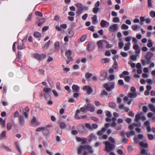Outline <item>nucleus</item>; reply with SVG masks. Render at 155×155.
Segmentation results:
<instances>
[{
  "label": "nucleus",
  "instance_id": "nucleus-60",
  "mask_svg": "<svg viewBox=\"0 0 155 155\" xmlns=\"http://www.w3.org/2000/svg\"><path fill=\"white\" fill-rule=\"evenodd\" d=\"M50 44V40L48 41L44 45V48H48Z\"/></svg>",
  "mask_w": 155,
  "mask_h": 155
},
{
  "label": "nucleus",
  "instance_id": "nucleus-45",
  "mask_svg": "<svg viewBox=\"0 0 155 155\" xmlns=\"http://www.w3.org/2000/svg\"><path fill=\"white\" fill-rule=\"evenodd\" d=\"M122 137L123 139L121 140L122 143H127L128 141L127 139L125 137Z\"/></svg>",
  "mask_w": 155,
  "mask_h": 155
},
{
  "label": "nucleus",
  "instance_id": "nucleus-21",
  "mask_svg": "<svg viewBox=\"0 0 155 155\" xmlns=\"http://www.w3.org/2000/svg\"><path fill=\"white\" fill-rule=\"evenodd\" d=\"M54 46L55 50L58 51L60 50V46L59 43L58 41H56L55 42Z\"/></svg>",
  "mask_w": 155,
  "mask_h": 155
},
{
  "label": "nucleus",
  "instance_id": "nucleus-44",
  "mask_svg": "<svg viewBox=\"0 0 155 155\" xmlns=\"http://www.w3.org/2000/svg\"><path fill=\"white\" fill-rule=\"evenodd\" d=\"M74 35V32L72 30H70L68 32V36L70 37H72Z\"/></svg>",
  "mask_w": 155,
  "mask_h": 155
},
{
  "label": "nucleus",
  "instance_id": "nucleus-64",
  "mask_svg": "<svg viewBox=\"0 0 155 155\" xmlns=\"http://www.w3.org/2000/svg\"><path fill=\"white\" fill-rule=\"evenodd\" d=\"M44 96L45 99L47 100H48L50 99V95L48 94H44Z\"/></svg>",
  "mask_w": 155,
  "mask_h": 155
},
{
  "label": "nucleus",
  "instance_id": "nucleus-63",
  "mask_svg": "<svg viewBox=\"0 0 155 155\" xmlns=\"http://www.w3.org/2000/svg\"><path fill=\"white\" fill-rule=\"evenodd\" d=\"M137 123H133V125L135 127H140L141 126V123L140 122H139V121L138 122H137Z\"/></svg>",
  "mask_w": 155,
  "mask_h": 155
},
{
  "label": "nucleus",
  "instance_id": "nucleus-59",
  "mask_svg": "<svg viewBox=\"0 0 155 155\" xmlns=\"http://www.w3.org/2000/svg\"><path fill=\"white\" fill-rule=\"evenodd\" d=\"M56 87L58 90L59 91H61V90L60 83L57 82L56 83Z\"/></svg>",
  "mask_w": 155,
  "mask_h": 155
},
{
  "label": "nucleus",
  "instance_id": "nucleus-24",
  "mask_svg": "<svg viewBox=\"0 0 155 155\" xmlns=\"http://www.w3.org/2000/svg\"><path fill=\"white\" fill-rule=\"evenodd\" d=\"M125 46L124 47V50L125 51H127L130 49V42H128L127 43L125 44Z\"/></svg>",
  "mask_w": 155,
  "mask_h": 155
},
{
  "label": "nucleus",
  "instance_id": "nucleus-50",
  "mask_svg": "<svg viewBox=\"0 0 155 155\" xmlns=\"http://www.w3.org/2000/svg\"><path fill=\"white\" fill-rule=\"evenodd\" d=\"M32 15V13H30L29 14L26 20V21L29 22V21H30L31 20Z\"/></svg>",
  "mask_w": 155,
  "mask_h": 155
},
{
  "label": "nucleus",
  "instance_id": "nucleus-23",
  "mask_svg": "<svg viewBox=\"0 0 155 155\" xmlns=\"http://www.w3.org/2000/svg\"><path fill=\"white\" fill-rule=\"evenodd\" d=\"M37 120L35 117H33L31 122V126H34L36 124Z\"/></svg>",
  "mask_w": 155,
  "mask_h": 155
},
{
  "label": "nucleus",
  "instance_id": "nucleus-26",
  "mask_svg": "<svg viewBox=\"0 0 155 155\" xmlns=\"http://www.w3.org/2000/svg\"><path fill=\"white\" fill-rule=\"evenodd\" d=\"M140 145L144 148H147L148 147V145L147 143H144L143 141L140 142L139 143Z\"/></svg>",
  "mask_w": 155,
  "mask_h": 155
},
{
  "label": "nucleus",
  "instance_id": "nucleus-5",
  "mask_svg": "<svg viewBox=\"0 0 155 155\" xmlns=\"http://www.w3.org/2000/svg\"><path fill=\"white\" fill-rule=\"evenodd\" d=\"M83 90L86 91L87 93L88 94H91L93 91L92 89L89 86H84L82 87Z\"/></svg>",
  "mask_w": 155,
  "mask_h": 155
},
{
  "label": "nucleus",
  "instance_id": "nucleus-13",
  "mask_svg": "<svg viewBox=\"0 0 155 155\" xmlns=\"http://www.w3.org/2000/svg\"><path fill=\"white\" fill-rule=\"evenodd\" d=\"M137 96V94L136 92H129L127 94L128 97L130 98H135Z\"/></svg>",
  "mask_w": 155,
  "mask_h": 155
},
{
  "label": "nucleus",
  "instance_id": "nucleus-35",
  "mask_svg": "<svg viewBox=\"0 0 155 155\" xmlns=\"http://www.w3.org/2000/svg\"><path fill=\"white\" fill-rule=\"evenodd\" d=\"M92 74L91 73L88 72L85 74V77L87 80H89V78L92 76Z\"/></svg>",
  "mask_w": 155,
  "mask_h": 155
},
{
  "label": "nucleus",
  "instance_id": "nucleus-31",
  "mask_svg": "<svg viewBox=\"0 0 155 155\" xmlns=\"http://www.w3.org/2000/svg\"><path fill=\"white\" fill-rule=\"evenodd\" d=\"M101 62L102 63H105L109 62V59L108 58H103L101 60Z\"/></svg>",
  "mask_w": 155,
  "mask_h": 155
},
{
  "label": "nucleus",
  "instance_id": "nucleus-19",
  "mask_svg": "<svg viewBox=\"0 0 155 155\" xmlns=\"http://www.w3.org/2000/svg\"><path fill=\"white\" fill-rule=\"evenodd\" d=\"M127 137L128 138L130 137L131 136H133L135 134V132L133 130H131L130 131L127 132L126 133Z\"/></svg>",
  "mask_w": 155,
  "mask_h": 155
},
{
  "label": "nucleus",
  "instance_id": "nucleus-25",
  "mask_svg": "<svg viewBox=\"0 0 155 155\" xmlns=\"http://www.w3.org/2000/svg\"><path fill=\"white\" fill-rule=\"evenodd\" d=\"M65 54L67 56V58H72L71 56V51L70 50L67 51L65 52Z\"/></svg>",
  "mask_w": 155,
  "mask_h": 155
},
{
  "label": "nucleus",
  "instance_id": "nucleus-34",
  "mask_svg": "<svg viewBox=\"0 0 155 155\" xmlns=\"http://www.w3.org/2000/svg\"><path fill=\"white\" fill-rule=\"evenodd\" d=\"M51 89L50 88H47L46 87H45L43 89V91L45 94L48 93L51 91Z\"/></svg>",
  "mask_w": 155,
  "mask_h": 155
},
{
  "label": "nucleus",
  "instance_id": "nucleus-27",
  "mask_svg": "<svg viewBox=\"0 0 155 155\" xmlns=\"http://www.w3.org/2000/svg\"><path fill=\"white\" fill-rule=\"evenodd\" d=\"M78 131L81 133L83 132L84 131V127L83 126L80 125L78 126Z\"/></svg>",
  "mask_w": 155,
  "mask_h": 155
},
{
  "label": "nucleus",
  "instance_id": "nucleus-33",
  "mask_svg": "<svg viewBox=\"0 0 155 155\" xmlns=\"http://www.w3.org/2000/svg\"><path fill=\"white\" fill-rule=\"evenodd\" d=\"M99 8L97 7H94L93 8L92 12L94 13L97 14L98 12L99 11Z\"/></svg>",
  "mask_w": 155,
  "mask_h": 155
},
{
  "label": "nucleus",
  "instance_id": "nucleus-20",
  "mask_svg": "<svg viewBox=\"0 0 155 155\" xmlns=\"http://www.w3.org/2000/svg\"><path fill=\"white\" fill-rule=\"evenodd\" d=\"M129 74V73L128 71H124L121 74L119 75V77L120 78H124L125 77V75H128Z\"/></svg>",
  "mask_w": 155,
  "mask_h": 155
},
{
  "label": "nucleus",
  "instance_id": "nucleus-49",
  "mask_svg": "<svg viewBox=\"0 0 155 155\" xmlns=\"http://www.w3.org/2000/svg\"><path fill=\"white\" fill-rule=\"evenodd\" d=\"M124 45V43L122 41H120L118 43V48L120 49H121L122 48Z\"/></svg>",
  "mask_w": 155,
  "mask_h": 155
},
{
  "label": "nucleus",
  "instance_id": "nucleus-1",
  "mask_svg": "<svg viewBox=\"0 0 155 155\" xmlns=\"http://www.w3.org/2000/svg\"><path fill=\"white\" fill-rule=\"evenodd\" d=\"M92 148L91 146L88 145H80L78 149V154L80 155L82 154V151H83V155H87V153L85 150H89Z\"/></svg>",
  "mask_w": 155,
  "mask_h": 155
},
{
  "label": "nucleus",
  "instance_id": "nucleus-22",
  "mask_svg": "<svg viewBox=\"0 0 155 155\" xmlns=\"http://www.w3.org/2000/svg\"><path fill=\"white\" fill-rule=\"evenodd\" d=\"M110 126V124L109 123H106L104 125V127L102 128L101 129V130L102 132L104 133L105 132L107 129L108 127Z\"/></svg>",
  "mask_w": 155,
  "mask_h": 155
},
{
  "label": "nucleus",
  "instance_id": "nucleus-12",
  "mask_svg": "<svg viewBox=\"0 0 155 155\" xmlns=\"http://www.w3.org/2000/svg\"><path fill=\"white\" fill-rule=\"evenodd\" d=\"M86 108L87 110L91 112L93 111L94 109V107L90 103L88 104Z\"/></svg>",
  "mask_w": 155,
  "mask_h": 155
},
{
  "label": "nucleus",
  "instance_id": "nucleus-4",
  "mask_svg": "<svg viewBox=\"0 0 155 155\" xmlns=\"http://www.w3.org/2000/svg\"><path fill=\"white\" fill-rule=\"evenodd\" d=\"M75 6L78 8L76 11V14L77 16H79L83 12L82 7V4L80 3H77L75 4Z\"/></svg>",
  "mask_w": 155,
  "mask_h": 155
},
{
  "label": "nucleus",
  "instance_id": "nucleus-56",
  "mask_svg": "<svg viewBox=\"0 0 155 155\" xmlns=\"http://www.w3.org/2000/svg\"><path fill=\"white\" fill-rule=\"evenodd\" d=\"M87 38V35H83L80 38L81 41L83 42Z\"/></svg>",
  "mask_w": 155,
  "mask_h": 155
},
{
  "label": "nucleus",
  "instance_id": "nucleus-54",
  "mask_svg": "<svg viewBox=\"0 0 155 155\" xmlns=\"http://www.w3.org/2000/svg\"><path fill=\"white\" fill-rule=\"evenodd\" d=\"M128 28V26L125 24H122L121 27V28L123 29H127Z\"/></svg>",
  "mask_w": 155,
  "mask_h": 155
},
{
  "label": "nucleus",
  "instance_id": "nucleus-58",
  "mask_svg": "<svg viewBox=\"0 0 155 155\" xmlns=\"http://www.w3.org/2000/svg\"><path fill=\"white\" fill-rule=\"evenodd\" d=\"M35 14L37 16H39L40 17H42L43 16V15L39 11H37L35 12Z\"/></svg>",
  "mask_w": 155,
  "mask_h": 155
},
{
  "label": "nucleus",
  "instance_id": "nucleus-37",
  "mask_svg": "<svg viewBox=\"0 0 155 155\" xmlns=\"http://www.w3.org/2000/svg\"><path fill=\"white\" fill-rule=\"evenodd\" d=\"M141 119L140 114H137L135 116V121L136 122H138L139 120Z\"/></svg>",
  "mask_w": 155,
  "mask_h": 155
},
{
  "label": "nucleus",
  "instance_id": "nucleus-48",
  "mask_svg": "<svg viewBox=\"0 0 155 155\" xmlns=\"http://www.w3.org/2000/svg\"><path fill=\"white\" fill-rule=\"evenodd\" d=\"M34 57L37 60L40 61L41 55L38 54H35L34 55Z\"/></svg>",
  "mask_w": 155,
  "mask_h": 155
},
{
  "label": "nucleus",
  "instance_id": "nucleus-16",
  "mask_svg": "<svg viewBox=\"0 0 155 155\" xmlns=\"http://www.w3.org/2000/svg\"><path fill=\"white\" fill-rule=\"evenodd\" d=\"M104 40H100L97 42L96 44L98 47L100 48H102L103 47V41H104Z\"/></svg>",
  "mask_w": 155,
  "mask_h": 155
},
{
  "label": "nucleus",
  "instance_id": "nucleus-6",
  "mask_svg": "<svg viewBox=\"0 0 155 155\" xmlns=\"http://www.w3.org/2000/svg\"><path fill=\"white\" fill-rule=\"evenodd\" d=\"M104 87L107 91H110L114 88V84H112L109 86L108 84L106 83L104 84Z\"/></svg>",
  "mask_w": 155,
  "mask_h": 155
},
{
  "label": "nucleus",
  "instance_id": "nucleus-7",
  "mask_svg": "<svg viewBox=\"0 0 155 155\" xmlns=\"http://www.w3.org/2000/svg\"><path fill=\"white\" fill-rule=\"evenodd\" d=\"M137 137V138L135 137L134 138V141L137 143H138L139 142V140H142L143 138V136L142 134H139L138 135Z\"/></svg>",
  "mask_w": 155,
  "mask_h": 155
},
{
  "label": "nucleus",
  "instance_id": "nucleus-9",
  "mask_svg": "<svg viewBox=\"0 0 155 155\" xmlns=\"http://www.w3.org/2000/svg\"><path fill=\"white\" fill-rule=\"evenodd\" d=\"M25 123V120L22 116H20L19 118V124L20 126H22L24 125Z\"/></svg>",
  "mask_w": 155,
  "mask_h": 155
},
{
  "label": "nucleus",
  "instance_id": "nucleus-29",
  "mask_svg": "<svg viewBox=\"0 0 155 155\" xmlns=\"http://www.w3.org/2000/svg\"><path fill=\"white\" fill-rule=\"evenodd\" d=\"M108 94L107 92L105 90H103L102 92L100 94L99 96L102 97L104 96H107Z\"/></svg>",
  "mask_w": 155,
  "mask_h": 155
},
{
  "label": "nucleus",
  "instance_id": "nucleus-53",
  "mask_svg": "<svg viewBox=\"0 0 155 155\" xmlns=\"http://www.w3.org/2000/svg\"><path fill=\"white\" fill-rule=\"evenodd\" d=\"M137 56L134 55H132L130 56V58L133 61H135L137 60Z\"/></svg>",
  "mask_w": 155,
  "mask_h": 155
},
{
  "label": "nucleus",
  "instance_id": "nucleus-57",
  "mask_svg": "<svg viewBox=\"0 0 155 155\" xmlns=\"http://www.w3.org/2000/svg\"><path fill=\"white\" fill-rule=\"evenodd\" d=\"M108 140L111 143H115L114 140L111 137H110L108 138Z\"/></svg>",
  "mask_w": 155,
  "mask_h": 155
},
{
  "label": "nucleus",
  "instance_id": "nucleus-38",
  "mask_svg": "<svg viewBox=\"0 0 155 155\" xmlns=\"http://www.w3.org/2000/svg\"><path fill=\"white\" fill-rule=\"evenodd\" d=\"M109 106L110 108H114L116 107V105L114 102H110L109 103Z\"/></svg>",
  "mask_w": 155,
  "mask_h": 155
},
{
  "label": "nucleus",
  "instance_id": "nucleus-40",
  "mask_svg": "<svg viewBox=\"0 0 155 155\" xmlns=\"http://www.w3.org/2000/svg\"><path fill=\"white\" fill-rule=\"evenodd\" d=\"M112 67L114 69H117L118 64L116 61H115L114 63L112 66Z\"/></svg>",
  "mask_w": 155,
  "mask_h": 155
},
{
  "label": "nucleus",
  "instance_id": "nucleus-11",
  "mask_svg": "<svg viewBox=\"0 0 155 155\" xmlns=\"http://www.w3.org/2000/svg\"><path fill=\"white\" fill-rule=\"evenodd\" d=\"M72 88L74 92H78L79 91L80 87L77 85L73 84L72 86Z\"/></svg>",
  "mask_w": 155,
  "mask_h": 155
},
{
  "label": "nucleus",
  "instance_id": "nucleus-39",
  "mask_svg": "<svg viewBox=\"0 0 155 155\" xmlns=\"http://www.w3.org/2000/svg\"><path fill=\"white\" fill-rule=\"evenodd\" d=\"M7 128L8 130H10L12 128V125L11 123H8L7 124Z\"/></svg>",
  "mask_w": 155,
  "mask_h": 155
},
{
  "label": "nucleus",
  "instance_id": "nucleus-10",
  "mask_svg": "<svg viewBox=\"0 0 155 155\" xmlns=\"http://www.w3.org/2000/svg\"><path fill=\"white\" fill-rule=\"evenodd\" d=\"M95 44L94 43L89 42L88 44L87 49L89 51H91L94 49Z\"/></svg>",
  "mask_w": 155,
  "mask_h": 155
},
{
  "label": "nucleus",
  "instance_id": "nucleus-14",
  "mask_svg": "<svg viewBox=\"0 0 155 155\" xmlns=\"http://www.w3.org/2000/svg\"><path fill=\"white\" fill-rule=\"evenodd\" d=\"M117 28V25L116 24H113L112 26H110L109 28V31H115Z\"/></svg>",
  "mask_w": 155,
  "mask_h": 155
},
{
  "label": "nucleus",
  "instance_id": "nucleus-2",
  "mask_svg": "<svg viewBox=\"0 0 155 155\" xmlns=\"http://www.w3.org/2000/svg\"><path fill=\"white\" fill-rule=\"evenodd\" d=\"M153 56V54L152 52H148L145 56L146 60H143L141 62L143 66H145L146 64H148L151 62V58Z\"/></svg>",
  "mask_w": 155,
  "mask_h": 155
},
{
  "label": "nucleus",
  "instance_id": "nucleus-8",
  "mask_svg": "<svg viewBox=\"0 0 155 155\" xmlns=\"http://www.w3.org/2000/svg\"><path fill=\"white\" fill-rule=\"evenodd\" d=\"M109 22L104 20H102L100 23V25L101 27H107L109 25Z\"/></svg>",
  "mask_w": 155,
  "mask_h": 155
},
{
  "label": "nucleus",
  "instance_id": "nucleus-52",
  "mask_svg": "<svg viewBox=\"0 0 155 155\" xmlns=\"http://www.w3.org/2000/svg\"><path fill=\"white\" fill-rule=\"evenodd\" d=\"M148 43L147 44V46L149 47L150 48L152 47L153 44L152 43V41L151 40H148Z\"/></svg>",
  "mask_w": 155,
  "mask_h": 155
},
{
  "label": "nucleus",
  "instance_id": "nucleus-62",
  "mask_svg": "<svg viewBox=\"0 0 155 155\" xmlns=\"http://www.w3.org/2000/svg\"><path fill=\"white\" fill-rule=\"evenodd\" d=\"M150 16L152 18L155 17V12L154 11H151L150 13Z\"/></svg>",
  "mask_w": 155,
  "mask_h": 155
},
{
  "label": "nucleus",
  "instance_id": "nucleus-43",
  "mask_svg": "<svg viewBox=\"0 0 155 155\" xmlns=\"http://www.w3.org/2000/svg\"><path fill=\"white\" fill-rule=\"evenodd\" d=\"M2 147V148L5 149L6 151H10L11 150L8 147L5 146V145L2 144L1 145Z\"/></svg>",
  "mask_w": 155,
  "mask_h": 155
},
{
  "label": "nucleus",
  "instance_id": "nucleus-42",
  "mask_svg": "<svg viewBox=\"0 0 155 155\" xmlns=\"http://www.w3.org/2000/svg\"><path fill=\"white\" fill-rule=\"evenodd\" d=\"M24 48V45L21 43L18 44V45L17 48L18 49L21 50Z\"/></svg>",
  "mask_w": 155,
  "mask_h": 155
},
{
  "label": "nucleus",
  "instance_id": "nucleus-46",
  "mask_svg": "<svg viewBox=\"0 0 155 155\" xmlns=\"http://www.w3.org/2000/svg\"><path fill=\"white\" fill-rule=\"evenodd\" d=\"M106 115L107 117H111V114L110 112L109 111L107 110L105 111Z\"/></svg>",
  "mask_w": 155,
  "mask_h": 155
},
{
  "label": "nucleus",
  "instance_id": "nucleus-47",
  "mask_svg": "<svg viewBox=\"0 0 155 155\" xmlns=\"http://www.w3.org/2000/svg\"><path fill=\"white\" fill-rule=\"evenodd\" d=\"M113 22L114 23L119 22L120 21L119 18L117 17H114L113 19Z\"/></svg>",
  "mask_w": 155,
  "mask_h": 155
},
{
  "label": "nucleus",
  "instance_id": "nucleus-18",
  "mask_svg": "<svg viewBox=\"0 0 155 155\" xmlns=\"http://www.w3.org/2000/svg\"><path fill=\"white\" fill-rule=\"evenodd\" d=\"M45 20L46 19L45 18H41L40 19H39V22H37L38 26H41L42 24L45 22Z\"/></svg>",
  "mask_w": 155,
  "mask_h": 155
},
{
  "label": "nucleus",
  "instance_id": "nucleus-30",
  "mask_svg": "<svg viewBox=\"0 0 155 155\" xmlns=\"http://www.w3.org/2000/svg\"><path fill=\"white\" fill-rule=\"evenodd\" d=\"M60 126L61 129H64L66 127V124L63 122H61L60 123Z\"/></svg>",
  "mask_w": 155,
  "mask_h": 155
},
{
  "label": "nucleus",
  "instance_id": "nucleus-28",
  "mask_svg": "<svg viewBox=\"0 0 155 155\" xmlns=\"http://www.w3.org/2000/svg\"><path fill=\"white\" fill-rule=\"evenodd\" d=\"M148 107L151 111L154 112H155V107L153 104H149Z\"/></svg>",
  "mask_w": 155,
  "mask_h": 155
},
{
  "label": "nucleus",
  "instance_id": "nucleus-15",
  "mask_svg": "<svg viewBox=\"0 0 155 155\" xmlns=\"http://www.w3.org/2000/svg\"><path fill=\"white\" fill-rule=\"evenodd\" d=\"M107 77L106 73L104 71L101 72V74L100 75V80H103L105 79Z\"/></svg>",
  "mask_w": 155,
  "mask_h": 155
},
{
  "label": "nucleus",
  "instance_id": "nucleus-32",
  "mask_svg": "<svg viewBox=\"0 0 155 155\" xmlns=\"http://www.w3.org/2000/svg\"><path fill=\"white\" fill-rule=\"evenodd\" d=\"M6 131H4L0 135V139L6 137Z\"/></svg>",
  "mask_w": 155,
  "mask_h": 155
},
{
  "label": "nucleus",
  "instance_id": "nucleus-51",
  "mask_svg": "<svg viewBox=\"0 0 155 155\" xmlns=\"http://www.w3.org/2000/svg\"><path fill=\"white\" fill-rule=\"evenodd\" d=\"M124 81L127 82H128L130 81L131 78L130 76H127L124 77Z\"/></svg>",
  "mask_w": 155,
  "mask_h": 155
},
{
  "label": "nucleus",
  "instance_id": "nucleus-17",
  "mask_svg": "<svg viewBox=\"0 0 155 155\" xmlns=\"http://www.w3.org/2000/svg\"><path fill=\"white\" fill-rule=\"evenodd\" d=\"M42 132L45 136H47L49 134V130L47 127H44Z\"/></svg>",
  "mask_w": 155,
  "mask_h": 155
},
{
  "label": "nucleus",
  "instance_id": "nucleus-41",
  "mask_svg": "<svg viewBox=\"0 0 155 155\" xmlns=\"http://www.w3.org/2000/svg\"><path fill=\"white\" fill-rule=\"evenodd\" d=\"M34 35L37 38H39L41 37V35L39 32L36 31L34 33Z\"/></svg>",
  "mask_w": 155,
  "mask_h": 155
},
{
  "label": "nucleus",
  "instance_id": "nucleus-55",
  "mask_svg": "<svg viewBox=\"0 0 155 155\" xmlns=\"http://www.w3.org/2000/svg\"><path fill=\"white\" fill-rule=\"evenodd\" d=\"M55 130H56L57 132L61 134L62 133V129L61 128H55Z\"/></svg>",
  "mask_w": 155,
  "mask_h": 155
},
{
  "label": "nucleus",
  "instance_id": "nucleus-36",
  "mask_svg": "<svg viewBox=\"0 0 155 155\" xmlns=\"http://www.w3.org/2000/svg\"><path fill=\"white\" fill-rule=\"evenodd\" d=\"M91 19L92 21V23L93 24H95L97 20V16L96 15H94L93 17L91 18Z\"/></svg>",
  "mask_w": 155,
  "mask_h": 155
},
{
  "label": "nucleus",
  "instance_id": "nucleus-61",
  "mask_svg": "<svg viewBox=\"0 0 155 155\" xmlns=\"http://www.w3.org/2000/svg\"><path fill=\"white\" fill-rule=\"evenodd\" d=\"M67 58L68 59L66 61V63L67 64H68L71 62L73 61V59L72 58Z\"/></svg>",
  "mask_w": 155,
  "mask_h": 155
},
{
  "label": "nucleus",
  "instance_id": "nucleus-3",
  "mask_svg": "<svg viewBox=\"0 0 155 155\" xmlns=\"http://www.w3.org/2000/svg\"><path fill=\"white\" fill-rule=\"evenodd\" d=\"M105 146V150L108 152H110L113 150L115 146L114 144H112L108 141H106L104 143Z\"/></svg>",
  "mask_w": 155,
  "mask_h": 155
}]
</instances>
